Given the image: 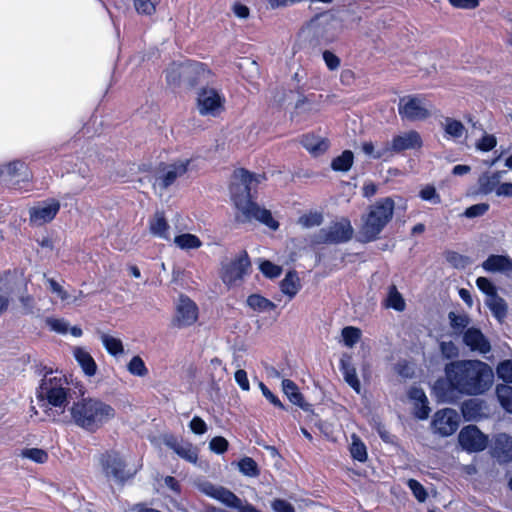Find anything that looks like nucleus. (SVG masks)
Instances as JSON below:
<instances>
[{
  "mask_svg": "<svg viewBox=\"0 0 512 512\" xmlns=\"http://www.w3.org/2000/svg\"><path fill=\"white\" fill-rule=\"evenodd\" d=\"M133 3L138 14L150 16L155 13L160 0H133Z\"/></svg>",
  "mask_w": 512,
  "mask_h": 512,
  "instance_id": "nucleus-40",
  "label": "nucleus"
},
{
  "mask_svg": "<svg viewBox=\"0 0 512 512\" xmlns=\"http://www.w3.org/2000/svg\"><path fill=\"white\" fill-rule=\"evenodd\" d=\"M439 346L444 358L453 359L458 357L459 349L452 341H441Z\"/></svg>",
  "mask_w": 512,
  "mask_h": 512,
  "instance_id": "nucleus-50",
  "label": "nucleus"
},
{
  "mask_svg": "<svg viewBox=\"0 0 512 512\" xmlns=\"http://www.w3.org/2000/svg\"><path fill=\"white\" fill-rule=\"evenodd\" d=\"M458 440L461 447L468 452L483 451L488 444V437L474 425L462 428Z\"/></svg>",
  "mask_w": 512,
  "mask_h": 512,
  "instance_id": "nucleus-13",
  "label": "nucleus"
},
{
  "mask_svg": "<svg viewBox=\"0 0 512 512\" xmlns=\"http://www.w3.org/2000/svg\"><path fill=\"white\" fill-rule=\"evenodd\" d=\"M385 305L399 312L405 309V301L396 286L392 285L389 287Z\"/></svg>",
  "mask_w": 512,
  "mask_h": 512,
  "instance_id": "nucleus-35",
  "label": "nucleus"
},
{
  "mask_svg": "<svg viewBox=\"0 0 512 512\" xmlns=\"http://www.w3.org/2000/svg\"><path fill=\"white\" fill-rule=\"evenodd\" d=\"M72 422L79 428L94 433L116 416L110 404L95 397H84L70 407Z\"/></svg>",
  "mask_w": 512,
  "mask_h": 512,
  "instance_id": "nucleus-3",
  "label": "nucleus"
},
{
  "mask_svg": "<svg viewBox=\"0 0 512 512\" xmlns=\"http://www.w3.org/2000/svg\"><path fill=\"white\" fill-rule=\"evenodd\" d=\"M301 143L303 147L313 156H318L328 149V142L315 135H304Z\"/></svg>",
  "mask_w": 512,
  "mask_h": 512,
  "instance_id": "nucleus-26",
  "label": "nucleus"
},
{
  "mask_svg": "<svg viewBox=\"0 0 512 512\" xmlns=\"http://www.w3.org/2000/svg\"><path fill=\"white\" fill-rule=\"evenodd\" d=\"M461 412L466 421H476L483 416V402L479 399H468L462 403Z\"/></svg>",
  "mask_w": 512,
  "mask_h": 512,
  "instance_id": "nucleus-25",
  "label": "nucleus"
},
{
  "mask_svg": "<svg viewBox=\"0 0 512 512\" xmlns=\"http://www.w3.org/2000/svg\"><path fill=\"white\" fill-rule=\"evenodd\" d=\"M486 305L492 311L493 315L501 320L506 316L507 313V305L505 301L499 297L497 294L492 295L491 297L486 299Z\"/></svg>",
  "mask_w": 512,
  "mask_h": 512,
  "instance_id": "nucleus-34",
  "label": "nucleus"
},
{
  "mask_svg": "<svg viewBox=\"0 0 512 512\" xmlns=\"http://www.w3.org/2000/svg\"><path fill=\"white\" fill-rule=\"evenodd\" d=\"M250 266L248 254L243 251L228 264H223L222 280L228 285L242 279Z\"/></svg>",
  "mask_w": 512,
  "mask_h": 512,
  "instance_id": "nucleus-14",
  "label": "nucleus"
},
{
  "mask_svg": "<svg viewBox=\"0 0 512 512\" xmlns=\"http://www.w3.org/2000/svg\"><path fill=\"white\" fill-rule=\"evenodd\" d=\"M73 355L77 363L82 368L85 375L91 377L96 374L97 365L91 354L83 347H75Z\"/></svg>",
  "mask_w": 512,
  "mask_h": 512,
  "instance_id": "nucleus-24",
  "label": "nucleus"
},
{
  "mask_svg": "<svg viewBox=\"0 0 512 512\" xmlns=\"http://www.w3.org/2000/svg\"><path fill=\"white\" fill-rule=\"evenodd\" d=\"M342 337L344 344L351 348L359 341L361 331L356 327L348 326L342 329Z\"/></svg>",
  "mask_w": 512,
  "mask_h": 512,
  "instance_id": "nucleus-44",
  "label": "nucleus"
},
{
  "mask_svg": "<svg viewBox=\"0 0 512 512\" xmlns=\"http://www.w3.org/2000/svg\"><path fill=\"white\" fill-rule=\"evenodd\" d=\"M353 232L351 222L347 218H341L317 231L312 237V242L314 244L345 243L352 238Z\"/></svg>",
  "mask_w": 512,
  "mask_h": 512,
  "instance_id": "nucleus-6",
  "label": "nucleus"
},
{
  "mask_svg": "<svg viewBox=\"0 0 512 512\" xmlns=\"http://www.w3.org/2000/svg\"><path fill=\"white\" fill-rule=\"evenodd\" d=\"M476 285L479 290L486 294L487 298L497 294L495 286L488 278L478 277L476 280Z\"/></svg>",
  "mask_w": 512,
  "mask_h": 512,
  "instance_id": "nucleus-55",
  "label": "nucleus"
},
{
  "mask_svg": "<svg viewBox=\"0 0 512 512\" xmlns=\"http://www.w3.org/2000/svg\"><path fill=\"white\" fill-rule=\"evenodd\" d=\"M463 342L471 351L486 354L491 350V345L479 329L468 328L463 335Z\"/></svg>",
  "mask_w": 512,
  "mask_h": 512,
  "instance_id": "nucleus-17",
  "label": "nucleus"
},
{
  "mask_svg": "<svg viewBox=\"0 0 512 512\" xmlns=\"http://www.w3.org/2000/svg\"><path fill=\"white\" fill-rule=\"evenodd\" d=\"M234 378H235L236 383L239 385V387L242 390L249 391L250 384H249V380H248L247 373L245 370L238 369L235 372Z\"/></svg>",
  "mask_w": 512,
  "mask_h": 512,
  "instance_id": "nucleus-60",
  "label": "nucleus"
},
{
  "mask_svg": "<svg viewBox=\"0 0 512 512\" xmlns=\"http://www.w3.org/2000/svg\"><path fill=\"white\" fill-rule=\"evenodd\" d=\"M189 427L193 433L198 435H202L207 431V425L205 421L198 416L192 418L189 423Z\"/></svg>",
  "mask_w": 512,
  "mask_h": 512,
  "instance_id": "nucleus-58",
  "label": "nucleus"
},
{
  "mask_svg": "<svg viewBox=\"0 0 512 512\" xmlns=\"http://www.w3.org/2000/svg\"><path fill=\"white\" fill-rule=\"evenodd\" d=\"M26 164L20 160H14L5 165L0 166V180L8 181L15 177H21L27 180L29 175L27 173Z\"/></svg>",
  "mask_w": 512,
  "mask_h": 512,
  "instance_id": "nucleus-22",
  "label": "nucleus"
},
{
  "mask_svg": "<svg viewBox=\"0 0 512 512\" xmlns=\"http://www.w3.org/2000/svg\"><path fill=\"white\" fill-rule=\"evenodd\" d=\"M497 196L512 197V183L498 184L496 189Z\"/></svg>",
  "mask_w": 512,
  "mask_h": 512,
  "instance_id": "nucleus-64",
  "label": "nucleus"
},
{
  "mask_svg": "<svg viewBox=\"0 0 512 512\" xmlns=\"http://www.w3.org/2000/svg\"><path fill=\"white\" fill-rule=\"evenodd\" d=\"M299 224L304 228H312L320 226L323 222V215L319 212H311L302 215L299 220Z\"/></svg>",
  "mask_w": 512,
  "mask_h": 512,
  "instance_id": "nucleus-45",
  "label": "nucleus"
},
{
  "mask_svg": "<svg viewBox=\"0 0 512 512\" xmlns=\"http://www.w3.org/2000/svg\"><path fill=\"white\" fill-rule=\"evenodd\" d=\"M393 211L394 201L389 197L380 199L372 205L360 231L363 241L375 240L391 220Z\"/></svg>",
  "mask_w": 512,
  "mask_h": 512,
  "instance_id": "nucleus-4",
  "label": "nucleus"
},
{
  "mask_svg": "<svg viewBox=\"0 0 512 512\" xmlns=\"http://www.w3.org/2000/svg\"><path fill=\"white\" fill-rule=\"evenodd\" d=\"M323 60L330 70H336L340 66V59L331 51H324L323 52Z\"/></svg>",
  "mask_w": 512,
  "mask_h": 512,
  "instance_id": "nucleus-59",
  "label": "nucleus"
},
{
  "mask_svg": "<svg viewBox=\"0 0 512 512\" xmlns=\"http://www.w3.org/2000/svg\"><path fill=\"white\" fill-rule=\"evenodd\" d=\"M282 390L288 397L290 402L305 409V403L302 394L299 392L297 385L289 379L282 381Z\"/></svg>",
  "mask_w": 512,
  "mask_h": 512,
  "instance_id": "nucleus-30",
  "label": "nucleus"
},
{
  "mask_svg": "<svg viewBox=\"0 0 512 512\" xmlns=\"http://www.w3.org/2000/svg\"><path fill=\"white\" fill-rule=\"evenodd\" d=\"M48 283L50 285L52 292L56 293L62 300L70 301L69 294L62 288L60 284H58L53 279H48Z\"/></svg>",
  "mask_w": 512,
  "mask_h": 512,
  "instance_id": "nucleus-62",
  "label": "nucleus"
},
{
  "mask_svg": "<svg viewBox=\"0 0 512 512\" xmlns=\"http://www.w3.org/2000/svg\"><path fill=\"white\" fill-rule=\"evenodd\" d=\"M449 320L455 330H462L469 324V318L466 315H459L454 312L449 313Z\"/></svg>",
  "mask_w": 512,
  "mask_h": 512,
  "instance_id": "nucleus-56",
  "label": "nucleus"
},
{
  "mask_svg": "<svg viewBox=\"0 0 512 512\" xmlns=\"http://www.w3.org/2000/svg\"><path fill=\"white\" fill-rule=\"evenodd\" d=\"M224 96L214 88H203L197 97V107L203 116H217L224 107Z\"/></svg>",
  "mask_w": 512,
  "mask_h": 512,
  "instance_id": "nucleus-9",
  "label": "nucleus"
},
{
  "mask_svg": "<svg viewBox=\"0 0 512 512\" xmlns=\"http://www.w3.org/2000/svg\"><path fill=\"white\" fill-rule=\"evenodd\" d=\"M239 470L242 474L249 477H256L259 474L257 463L250 457L241 459L238 463Z\"/></svg>",
  "mask_w": 512,
  "mask_h": 512,
  "instance_id": "nucleus-43",
  "label": "nucleus"
},
{
  "mask_svg": "<svg viewBox=\"0 0 512 512\" xmlns=\"http://www.w3.org/2000/svg\"><path fill=\"white\" fill-rule=\"evenodd\" d=\"M497 375L503 381L512 383V360H505L497 366Z\"/></svg>",
  "mask_w": 512,
  "mask_h": 512,
  "instance_id": "nucleus-48",
  "label": "nucleus"
},
{
  "mask_svg": "<svg viewBox=\"0 0 512 512\" xmlns=\"http://www.w3.org/2000/svg\"><path fill=\"white\" fill-rule=\"evenodd\" d=\"M198 319V308L188 297L181 296L177 305L175 325L187 327L194 324Z\"/></svg>",
  "mask_w": 512,
  "mask_h": 512,
  "instance_id": "nucleus-16",
  "label": "nucleus"
},
{
  "mask_svg": "<svg viewBox=\"0 0 512 512\" xmlns=\"http://www.w3.org/2000/svg\"><path fill=\"white\" fill-rule=\"evenodd\" d=\"M407 485L410 488V490L412 491L414 497L419 502H425L426 501L428 494H427L426 489L424 488V486L420 482H418L415 479H409L407 481Z\"/></svg>",
  "mask_w": 512,
  "mask_h": 512,
  "instance_id": "nucleus-47",
  "label": "nucleus"
},
{
  "mask_svg": "<svg viewBox=\"0 0 512 512\" xmlns=\"http://www.w3.org/2000/svg\"><path fill=\"white\" fill-rule=\"evenodd\" d=\"M496 394L501 406L512 413V387L505 384L497 385Z\"/></svg>",
  "mask_w": 512,
  "mask_h": 512,
  "instance_id": "nucleus-37",
  "label": "nucleus"
},
{
  "mask_svg": "<svg viewBox=\"0 0 512 512\" xmlns=\"http://www.w3.org/2000/svg\"><path fill=\"white\" fill-rule=\"evenodd\" d=\"M272 508L275 512H295L293 505L283 499H275L272 502Z\"/></svg>",
  "mask_w": 512,
  "mask_h": 512,
  "instance_id": "nucleus-61",
  "label": "nucleus"
},
{
  "mask_svg": "<svg viewBox=\"0 0 512 512\" xmlns=\"http://www.w3.org/2000/svg\"><path fill=\"white\" fill-rule=\"evenodd\" d=\"M432 104L420 96H404L400 98L398 112L402 119L422 121L431 115Z\"/></svg>",
  "mask_w": 512,
  "mask_h": 512,
  "instance_id": "nucleus-8",
  "label": "nucleus"
},
{
  "mask_svg": "<svg viewBox=\"0 0 512 512\" xmlns=\"http://www.w3.org/2000/svg\"><path fill=\"white\" fill-rule=\"evenodd\" d=\"M493 454L499 462H510L512 460V437L505 433L498 434L494 439Z\"/></svg>",
  "mask_w": 512,
  "mask_h": 512,
  "instance_id": "nucleus-19",
  "label": "nucleus"
},
{
  "mask_svg": "<svg viewBox=\"0 0 512 512\" xmlns=\"http://www.w3.org/2000/svg\"><path fill=\"white\" fill-rule=\"evenodd\" d=\"M173 241L182 250L198 249L202 246L201 240L196 235L190 233L177 235Z\"/></svg>",
  "mask_w": 512,
  "mask_h": 512,
  "instance_id": "nucleus-31",
  "label": "nucleus"
},
{
  "mask_svg": "<svg viewBox=\"0 0 512 512\" xmlns=\"http://www.w3.org/2000/svg\"><path fill=\"white\" fill-rule=\"evenodd\" d=\"M209 448L217 454H222L228 449V441L221 436L214 437L209 442Z\"/></svg>",
  "mask_w": 512,
  "mask_h": 512,
  "instance_id": "nucleus-57",
  "label": "nucleus"
},
{
  "mask_svg": "<svg viewBox=\"0 0 512 512\" xmlns=\"http://www.w3.org/2000/svg\"><path fill=\"white\" fill-rule=\"evenodd\" d=\"M487 272H512V259L507 255H490L482 264Z\"/></svg>",
  "mask_w": 512,
  "mask_h": 512,
  "instance_id": "nucleus-21",
  "label": "nucleus"
},
{
  "mask_svg": "<svg viewBox=\"0 0 512 512\" xmlns=\"http://www.w3.org/2000/svg\"><path fill=\"white\" fill-rule=\"evenodd\" d=\"M21 457L30 459L35 463H45L48 460V454L45 450L39 448H29L21 451Z\"/></svg>",
  "mask_w": 512,
  "mask_h": 512,
  "instance_id": "nucleus-42",
  "label": "nucleus"
},
{
  "mask_svg": "<svg viewBox=\"0 0 512 512\" xmlns=\"http://www.w3.org/2000/svg\"><path fill=\"white\" fill-rule=\"evenodd\" d=\"M190 162V160L185 159L166 165L155 177L153 184L154 189L156 191L159 190L160 193L167 189L176 181V179L182 177L188 171Z\"/></svg>",
  "mask_w": 512,
  "mask_h": 512,
  "instance_id": "nucleus-11",
  "label": "nucleus"
},
{
  "mask_svg": "<svg viewBox=\"0 0 512 512\" xmlns=\"http://www.w3.org/2000/svg\"><path fill=\"white\" fill-rule=\"evenodd\" d=\"M432 427L435 433L443 437L450 436L459 427V415L451 408L437 411L433 417Z\"/></svg>",
  "mask_w": 512,
  "mask_h": 512,
  "instance_id": "nucleus-12",
  "label": "nucleus"
},
{
  "mask_svg": "<svg viewBox=\"0 0 512 512\" xmlns=\"http://www.w3.org/2000/svg\"><path fill=\"white\" fill-rule=\"evenodd\" d=\"M260 270L268 278L278 277L282 271L280 266L275 265L270 261H263L260 264Z\"/></svg>",
  "mask_w": 512,
  "mask_h": 512,
  "instance_id": "nucleus-54",
  "label": "nucleus"
},
{
  "mask_svg": "<svg viewBox=\"0 0 512 512\" xmlns=\"http://www.w3.org/2000/svg\"><path fill=\"white\" fill-rule=\"evenodd\" d=\"M70 388L63 376H56L50 373L42 379L38 390V398L47 401V405L59 408L63 413L67 404Z\"/></svg>",
  "mask_w": 512,
  "mask_h": 512,
  "instance_id": "nucleus-5",
  "label": "nucleus"
},
{
  "mask_svg": "<svg viewBox=\"0 0 512 512\" xmlns=\"http://www.w3.org/2000/svg\"><path fill=\"white\" fill-rule=\"evenodd\" d=\"M100 339L107 352L112 356L117 357L123 354L124 348L122 341L119 338L102 333Z\"/></svg>",
  "mask_w": 512,
  "mask_h": 512,
  "instance_id": "nucleus-32",
  "label": "nucleus"
},
{
  "mask_svg": "<svg viewBox=\"0 0 512 512\" xmlns=\"http://www.w3.org/2000/svg\"><path fill=\"white\" fill-rule=\"evenodd\" d=\"M261 175H254L245 169H238L233 174L230 186L231 199L238 210L236 219L239 222H250L257 220L269 228L276 230L278 222L273 219L271 212L260 208L251 200V189L253 184L261 182Z\"/></svg>",
  "mask_w": 512,
  "mask_h": 512,
  "instance_id": "nucleus-2",
  "label": "nucleus"
},
{
  "mask_svg": "<svg viewBox=\"0 0 512 512\" xmlns=\"http://www.w3.org/2000/svg\"><path fill=\"white\" fill-rule=\"evenodd\" d=\"M248 306L258 312H265L275 309V304L259 294H252L247 299Z\"/></svg>",
  "mask_w": 512,
  "mask_h": 512,
  "instance_id": "nucleus-33",
  "label": "nucleus"
},
{
  "mask_svg": "<svg viewBox=\"0 0 512 512\" xmlns=\"http://www.w3.org/2000/svg\"><path fill=\"white\" fill-rule=\"evenodd\" d=\"M46 323L51 330L60 334H66L69 330V324L64 319L47 318Z\"/></svg>",
  "mask_w": 512,
  "mask_h": 512,
  "instance_id": "nucleus-53",
  "label": "nucleus"
},
{
  "mask_svg": "<svg viewBox=\"0 0 512 512\" xmlns=\"http://www.w3.org/2000/svg\"><path fill=\"white\" fill-rule=\"evenodd\" d=\"M419 197L433 205L441 203V196L433 185H425L419 191Z\"/></svg>",
  "mask_w": 512,
  "mask_h": 512,
  "instance_id": "nucleus-41",
  "label": "nucleus"
},
{
  "mask_svg": "<svg viewBox=\"0 0 512 512\" xmlns=\"http://www.w3.org/2000/svg\"><path fill=\"white\" fill-rule=\"evenodd\" d=\"M100 463L105 475L117 483H123L125 480L132 477V473L126 471L125 463L120 455L115 451L102 454L100 457Z\"/></svg>",
  "mask_w": 512,
  "mask_h": 512,
  "instance_id": "nucleus-10",
  "label": "nucleus"
},
{
  "mask_svg": "<svg viewBox=\"0 0 512 512\" xmlns=\"http://www.w3.org/2000/svg\"><path fill=\"white\" fill-rule=\"evenodd\" d=\"M488 203H478L468 207L463 215L467 218H476L484 215L489 210Z\"/></svg>",
  "mask_w": 512,
  "mask_h": 512,
  "instance_id": "nucleus-51",
  "label": "nucleus"
},
{
  "mask_svg": "<svg viewBox=\"0 0 512 512\" xmlns=\"http://www.w3.org/2000/svg\"><path fill=\"white\" fill-rule=\"evenodd\" d=\"M422 146V138L415 130H410L393 137L391 142H386L378 148L375 159L386 158L393 153H400L405 150L419 149Z\"/></svg>",
  "mask_w": 512,
  "mask_h": 512,
  "instance_id": "nucleus-7",
  "label": "nucleus"
},
{
  "mask_svg": "<svg viewBox=\"0 0 512 512\" xmlns=\"http://www.w3.org/2000/svg\"><path fill=\"white\" fill-rule=\"evenodd\" d=\"M446 260L455 268H464L469 263L467 257L453 251L447 252Z\"/></svg>",
  "mask_w": 512,
  "mask_h": 512,
  "instance_id": "nucleus-52",
  "label": "nucleus"
},
{
  "mask_svg": "<svg viewBox=\"0 0 512 512\" xmlns=\"http://www.w3.org/2000/svg\"><path fill=\"white\" fill-rule=\"evenodd\" d=\"M128 371L135 376L143 377L147 375L148 369L144 361L139 356H134L127 365Z\"/></svg>",
  "mask_w": 512,
  "mask_h": 512,
  "instance_id": "nucleus-46",
  "label": "nucleus"
},
{
  "mask_svg": "<svg viewBox=\"0 0 512 512\" xmlns=\"http://www.w3.org/2000/svg\"><path fill=\"white\" fill-rule=\"evenodd\" d=\"M446 379L437 380L433 390L440 401L449 402L453 392L468 395L484 393L492 384V369L479 360H460L445 366Z\"/></svg>",
  "mask_w": 512,
  "mask_h": 512,
  "instance_id": "nucleus-1",
  "label": "nucleus"
},
{
  "mask_svg": "<svg viewBox=\"0 0 512 512\" xmlns=\"http://www.w3.org/2000/svg\"><path fill=\"white\" fill-rule=\"evenodd\" d=\"M282 293L290 299L293 298L300 289V280L296 272H288L280 283Z\"/></svg>",
  "mask_w": 512,
  "mask_h": 512,
  "instance_id": "nucleus-29",
  "label": "nucleus"
},
{
  "mask_svg": "<svg viewBox=\"0 0 512 512\" xmlns=\"http://www.w3.org/2000/svg\"><path fill=\"white\" fill-rule=\"evenodd\" d=\"M452 6L461 9H473L478 6V0H449Z\"/></svg>",
  "mask_w": 512,
  "mask_h": 512,
  "instance_id": "nucleus-63",
  "label": "nucleus"
},
{
  "mask_svg": "<svg viewBox=\"0 0 512 512\" xmlns=\"http://www.w3.org/2000/svg\"><path fill=\"white\" fill-rule=\"evenodd\" d=\"M497 145V139L492 134L485 133L476 143V148L483 152L491 151Z\"/></svg>",
  "mask_w": 512,
  "mask_h": 512,
  "instance_id": "nucleus-49",
  "label": "nucleus"
},
{
  "mask_svg": "<svg viewBox=\"0 0 512 512\" xmlns=\"http://www.w3.org/2000/svg\"><path fill=\"white\" fill-rule=\"evenodd\" d=\"M501 177L502 172L482 174L478 179L479 192L484 195L490 194L493 191L496 192Z\"/></svg>",
  "mask_w": 512,
  "mask_h": 512,
  "instance_id": "nucleus-27",
  "label": "nucleus"
},
{
  "mask_svg": "<svg viewBox=\"0 0 512 512\" xmlns=\"http://www.w3.org/2000/svg\"><path fill=\"white\" fill-rule=\"evenodd\" d=\"M59 208L60 203L55 199H50L31 207L29 210L30 222L36 226L44 225L55 218Z\"/></svg>",
  "mask_w": 512,
  "mask_h": 512,
  "instance_id": "nucleus-15",
  "label": "nucleus"
},
{
  "mask_svg": "<svg viewBox=\"0 0 512 512\" xmlns=\"http://www.w3.org/2000/svg\"><path fill=\"white\" fill-rule=\"evenodd\" d=\"M441 126L444 129L445 137L448 139H459L466 131L464 125L460 121L450 117H446L441 123Z\"/></svg>",
  "mask_w": 512,
  "mask_h": 512,
  "instance_id": "nucleus-28",
  "label": "nucleus"
},
{
  "mask_svg": "<svg viewBox=\"0 0 512 512\" xmlns=\"http://www.w3.org/2000/svg\"><path fill=\"white\" fill-rule=\"evenodd\" d=\"M341 371L343 373L345 381L351 386L357 393H360L361 384L357 377V373L354 367L350 364L341 361Z\"/></svg>",
  "mask_w": 512,
  "mask_h": 512,
  "instance_id": "nucleus-36",
  "label": "nucleus"
},
{
  "mask_svg": "<svg viewBox=\"0 0 512 512\" xmlns=\"http://www.w3.org/2000/svg\"><path fill=\"white\" fill-rule=\"evenodd\" d=\"M166 446L172 449L179 457L190 462L196 463L198 460L197 449L189 442L178 441L174 437H167L164 440Z\"/></svg>",
  "mask_w": 512,
  "mask_h": 512,
  "instance_id": "nucleus-18",
  "label": "nucleus"
},
{
  "mask_svg": "<svg viewBox=\"0 0 512 512\" xmlns=\"http://www.w3.org/2000/svg\"><path fill=\"white\" fill-rule=\"evenodd\" d=\"M149 231L155 237L166 241L171 240L169 224L163 212L157 211L149 220Z\"/></svg>",
  "mask_w": 512,
  "mask_h": 512,
  "instance_id": "nucleus-23",
  "label": "nucleus"
},
{
  "mask_svg": "<svg viewBox=\"0 0 512 512\" xmlns=\"http://www.w3.org/2000/svg\"><path fill=\"white\" fill-rule=\"evenodd\" d=\"M408 397L414 402L415 416L421 420L427 419L430 408L425 392L419 387H412L408 392Z\"/></svg>",
  "mask_w": 512,
  "mask_h": 512,
  "instance_id": "nucleus-20",
  "label": "nucleus"
},
{
  "mask_svg": "<svg viewBox=\"0 0 512 512\" xmlns=\"http://www.w3.org/2000/svg\"><path fill=\"white\" fill-rule=\"evenodd\" d=\"M350 453L354 460L365 462L367 460V450L365 444L355 435L352 436Z\"/></svg>",
  "mask_w": 512,
  "mask_h": 512,
  "instance_id": "nucleus-39",
  "label": "nucleus"
},
{
  "mask_svg": "<svg viewBox=\"0 0 512 512\" xmlns=\"http://www.w3.org/2000/svg\"><path fill=\"white\" fill-rule=\"evenodd\" d=\"M353 158V153L349 150H345L340 156L336 157L332 161L331 167L334 171L346 172L351 168Z\"/></svg>",
  "mask_w": 512,
  "mask_h": 512,
  "instance_id": "nucleus-38",
  "label": "nucleus"
}]
</instances>
